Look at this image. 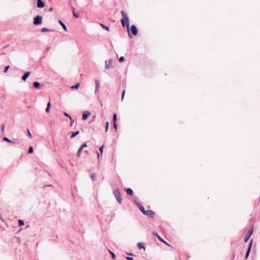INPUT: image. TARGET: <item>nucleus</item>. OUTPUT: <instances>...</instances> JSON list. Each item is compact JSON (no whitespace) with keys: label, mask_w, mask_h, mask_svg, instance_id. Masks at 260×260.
<instances>
[{"label":"nucleus","mask_w":260,"mask_h":260,"mask_svg":"<svg viewBox=\"0 0 260 260\" xmlns=\"http://www.w3.org/2000/svg\"><path fill=\"white\" fill-rule=\"evenodd\" d=\"M6 47H7V46H4V47H3V49H5V48H6Z\"/></svg>","instance_id":"obj_51"},{"label":"nucleus","mask_w":260,"mask_h":260,"mask_svg":"<svg viewBox=\"0 0 260 260\" xmlns=\"http://www.w3.org/2000/svg\"><path fill=\"white\" fill-rule=\"evenodd\" d=\"M33 86L36 89H39L40 87V83L37 81H35L33 83Z\"/></svg>","instance_id":"obj_13"},{"label":"nucleus","mask_w":260,"mask_h":260,"mask_svg":"<svg viewBox=\"0 0 260 260\" xmlns=\"http://www.w3.org/2000/svg\"><path fill=\"white\" fill-rule=\"evenodd\" d=\"M64 115L65 116L70 118V119L71 120H72L71 116L69 114H68L67 113L64 112Z\"/></svg>","instance_id":"obj_35"},{"label":"nucleus","mask_w":260,"mask_h":260,"mask_svg":"<svg viewBox=\"0 0 260 260\" xmlns=\"http://www.w3.org/2000/svg\"><path fill=\"white\" fill-rule=\"evenodd\" d=\"M4 128H5V125H4V124H3L2 126V131L3 132H4Z\"/></svg>","instance_id":"obj_45"},{"label":"nucleus","mask_w":260,"mask_h":260,"mask_svg":"<svg viewBox=\"0 0 260 260\" xmlns=\"http://www.w3.org/2000/svg\"><path fill=\"white\" fill-rule=\"evenodd\" d=\"M125 91L124 90L122 92V94H121V100H123V98H124V94H125Z\"/></svg>","instance_id":"obj_37"},{"label":"nucleus","mask_w":260,"mask_h":260,"mask_svg":"<svg viewBox=\"0 0 260 260\" xmlns=\"http://www.w3.org/2000/svg\"><path fill=\"white\" fill-rule=\"evenodd\" d=\"M101 26L103 28H104L105 29L107 30V31H109V28L108 26H106L105 25H104L102 23H101L100 24Z\"/></svg>","instance_id":"obj_22"},{"label":"nucleus","mask_w":260,"mask_h":260,"mask_svg":"<svg viewBox=\"0 0 260 260\" xmlns=\"http://www.w3.org/2000/svg\"><path fill=\"white\" fill-rule=\"evenodd\" d=\"M108 126H109V123L108 122H106V126H105V131L107 132L108 129Z\"/></svg>","instance_id":"obj_33"},{"label":"nucleus","mask_w":260,"mask_h":260,"mask_svg":"<svg viewBox=\"0 0 260 260\" xmlns=\"http://www.w3.org/2000/svg\"><path fill=\"white\" fill-rule=\"evenodd\" d=\"M96 177V175L95 173H93L91 174V179H94V178Z\"/></svg>","instance_id":"obj_40"},{"label":"nucleus","mask_w":260,"mask_h":260,"mask_svg":"<svg viewBox=\"0 0 260 260\" xmlns=\"http://www.w3.org/2000/svg\"><path fill=\"white\" fill-rule=\"evenodd\" d=\"M58 22L61 25V26L62 27L63 29L65 31H67V28L66 25L62 22V21L61 20H58Z\"/></svg>","instance_id":"obj_15"},{"label":"nucleus","mask_w":260,"mask_h":260,"mask_svg":"<svg viewBox=\"0 0 260 260\" xmlns=\"http://www.w3.org/2000/svg\"><path fill=\"white\" fill-rule=\"evenodd\" d=\"M250 250H250L249 249H247L246 254H245V259H247L248 257L250 252Z\"/></svg>","instance_id":"obj_20"},{"label":"nucleus","mask_w":260,"mask_h":260,"mask_svg":"<svg viewBox=\"0 0 260 260\" xmlns=\"http://www.w3.org/2000/svg\"><path fill=\"white\" fill-rule=\"evenodd\" d=\"M41 31L42 32L50 31V30L47 28L44 27L41 29Z\"/></svg>","instance_id":"obj_23"},{"label":"nucleus","mask_w":260,"mask_h":260,"mask_svg":"<svg viewBox=\"0 0 260 260\" xmlns=\"http://www.w3.org/2000/svg\"><path fill=\"white\" fill-rule=\"evenodd\" d=\"M144 214L152 218H154L155 215V212L151 210H146Z\"/></svg>","instance_id":"obj_4"},{"label":"nucleus","mask_w":260,"mask_h":260,"mask_svg":"<svg viewBox=\"0 0 260 260\" xmlns=\"http://www.w3.org/2000/svg\"><path fill=\"white\" fill-rule=\"evenodd\" d=\"M113 127L115 129H117V125L116 124V122L113 123Z\"/></svg>","instance_id":"obj_41"},{"label":"nucleus","mask_w":260,"mask_h":260,"mask_svg":"<svg viewBox=\"0 0 260 260\" xmlns=\"http://www.w3.org/2000/svg\"><path fill=\"white\" fill-rule=\"evenodd\" d=\"M125 191H126L127 194L131 196L133 195V191L131 188H127L126 189H125Z\"/></svg>","instance_id":"obj_12"},{"label":"nucleus","mask_w":260,"mask_h":260,"mask_svg":"<svg viewBox=\"0 0 260 260\" xmlns=\"http://www.w3.org/2000/svg\"><path fill=\"white\" fill-rule=\"evenodd\" d=\"M252 244V240H251L248 244V247L247 249H249L250 250H251Z\"/></svg>","instance_id":"obj_31"},{"label":"nucleus","mask_w":260,"mask_h":260,"mask_svg":"<svg viewBox=\"0 0 260 260\" xmlns=\"http://www.w3.org/2000/svg\"><path fill=\"white\" fill-rule=\"evenodd\" d=\"M124 60V57L123 56H121L119 58V61L120 62H123Z\"/></svg>","instance_id":"obj_34"},{"label":"nucleus","mask_w":260,"mask_h":260,"mask_svg":"<svg viewBox=\"0 0 260 260\" xmlns=\"http://www.w3.org/2000/svg\"><path fill=\"white\" fill-rule=\"evenodd\" d=\"M128 254V255H133V254H132V253H129V254Z\"/></svg>","instance_id":"obj_50"},{"label":"nucleus","mask_w":260,"mask_h":260,"mask_svg":"<svg viewBox=\"0 0 260 260\" xmlns=\"http://www.w3.org/2000/svg\"><path fill=\"white\" fill-rule=\"evenodd\" d=\"M51 47H47L46 48V52H48L50 49Z\"/></svg>","instance_id":"obj_44"},{"label":"nucleus","mask_w":260,"mask_h":260,"mask_svg":"<svg viewBox=\"0 0 260 260\" xmlns=\"http://www.w3.org/2000/svg\"><path fill=\"white\" fill-rule=\"evenodd\" d=\"M253 229H251L248 231V234H249L250 235H251L253 233Z\"/></svg>","instance_id":"obj_39"},{"label":"nucleus","mask_w":260,"mask_h":260,"mask_svg":"<svg viewBox=\"0 0 260 260\" xmlns=\"http://www.w3.org/2000/svg\"><path fill=\"white\" fill-rule=\"evenodd\" d=\"M121 14L122 17V18L121 19V25L123 27L125 26H126L127 28L128 36L130 38H131L132 36L129 31V23L128 18L126 14L123 11H121Z\"/></svg>","instance_id":"obj_1"},{"label":"nucleus","mask_w":260,"mask_h":260,"mask_svg":"<svg viewBox=\"0 0 260 260\" xmlns=\"http://www.w3.org/2000/svg\"><path fill=\"white\" fill-rule=\"evenodd\" d=\"M137 246L139 248H143L144 250H145V247L143 243L139 242L137 244Z\"/></svg>","instance_id":"obj_16"},{"label":"nucleus","mask_w":260,"mask_h":260,"mask_svg":"<svg viewBox=\"0 0 260 260\" xmlns=\"http://www.w3.org/2000/svg\"><path fill=\"white\" fill-rule=\"evenodd\" d=\"M126 259L127 260H133V259H134L133 257H129V256H127V257H126Z\"/></svg>","instance_id":"obj_43"},{"label":"nucleus","mask_w":260,"mask_h":260,"mask_svg":"<svg viewBox=\"0 0 260 260\" xmlns=\"http://www.w3.org/2000/svg\"><path fill=\"white\" fill-rule=\"evenodd\" d=\"M50 107H51L50 102H49L47 103V107H46V108L45 109V111H46V113H48L49 112Z\"/></svg>","instance_id":"obj_17"},{"label":"nucleus","mask_w":260,"mask_h":260,"mask_svg":"<svg viewBox=\"0 0 260 260\" xmlns=\"http://www.w3.org/2000/svg\"><path fill=\"white\" fill-rule=\"evenodd\" d=\"M52 186L51 185H44V187H45L46 186Z\"/></svg>","instance_id":"obj_48"},{"label":"nucleus","mask_w":260,"mask_h":260,"mask_svg":"<svg viewBox=\"0 0 260 260\" xmlns=\"http://www.w3.org/2000/svg\"><path fill=\"white\" fill-rule=\"evenodd\" d=\"M131 30L132 31V33L133 34V35H134V36L137 35L138 29H137V27L136 26V25H132L131 27Z\"/></svg>","instance_id":"obj_7"},{"label":"nucleus","mask_w":260,"mask_h":260,"mask_svg":"<svg viewBox=\"0 0 260 260\" xmlns=\"http://www.w3.org/2000/svg\"><path fill=\"white\" fill-rule=\"evenodd\" d=\"M42 17L40 15H37L34 18L33 23L35 25H38L42 24Z\"/></svg>","instance_id":"obj_3"},{"label":"nucleus","mask_w":260,"mask_h":260,"mask_svg":"<svg viewBox=\"0 0 260 260\" xmlns=\"http://www.w3.org/2000/svg\"><path fill=\"white\" fill-rule=\"evenodd\" d=\"M113 61L112 59H110L108 60L105 61V68L110 69L113 67L112 66Z\"/></svg>","instance_id":"obj_5"},{"label":"nucleus","mask_w":260,"mask_h":260,"mask_svg":"<svg viewBox=\"0 0 260 260\" xmlns=\"http://www.w3.org/2000/svg\"><path fill=\"white\" fill-rule=\"evenodd\" d=\"M97 156H98V158H100V156H102L101 155V153H100L98 152Z\"/></svg>","instance_id":"obj_46"},{"label":"nucleus","mask_w":260,"mask_h":260,"mask_svg":"<svg viewBox=\"0 0 260 260\" xmlns=\"http://www.w3.org/2000/svg\"><path fill=\"white\" fill-rule=\"evenodd\" d=\"M37 5L38 8H42L45 6V4L42 0H37Z\"/></svg>","instance_id":"obj_10"},{"label":"nucleus","mask_w":260,"mask_h":260,"mask_svg":"<svg viewBox=\"0 0 260 260\" xmlns=\"http://www.w3.org/2000/svg\"><path fill=\"white\" fill-rule=\"evenodd\" d=\"M83 148H82V147H80L79 148V149H78V152H77V157H80V156H81V153H82V150H83Z\"/></svg>","instance_id":"obj_18"},{"label":"nucleus","mask_w":260,"mask_h":260,"mask_svg":"<svg viewBox=\"0 0 260 260\" xmlns=\"http://www.w3.org/2000/svg\"><path fill=\"white\" fill-rule=\"evenodd\" d=\"M79 86H80V84L78 83V84H76L75 85H73V86H71V88L72 89H77L78 88Z\"/></svg>","instance_id":"obj_24"},{"label":"nucleus","mask_w":260,"mask_h":260,"mask_svg":"<svg viewBox=\"0 0 260 260\" xmlns=\"http://www.w3.org/2000/svg\"><path fill=\"white\" fill-rule=\"evenodd\" d=\"M249 239V238L246 236L245 237L244 239V242H245V243L247 242V241H248Z\"/></svg>","instance_id":"obj_36"},{"label":"nucleus","mask_w":260,"mask_h":260,"mask_svg":"<svg viewBox=\"0 0 260 260\" xmlns=\"http://www.w3.org/2000/svg\"><path fill=\"white\" fill-rule=\"evenodd\" d=\"M90 115V113L88 111H85L83 113L82 119L85 120L87 119L89 116Z\"/></svg>","instance_id":"obj_8"},{"label":"nucleus","mask_w":260,"mask_h":260,"mask_svg":"<svg viewBox=\"0 0 260 260\" xmlns=\"http://www.w3.org/2000/svg\"><path fill=\"white\" fill-rule=\"evenodd\" d=\"M113 194L119 204H121L123 199L118 187H116L113 189Z\"/></svg>","instance_id":"obj_2"},{"label":"nucleus","mask_w":260,"mask_h":260,"mask_svg":"<svg viewBox=\"0 0 260 260\" xmlns=\"http://www.w3.org/2000/svg\"><path fill=\"white\" fill-rule=\"evenodd\" d=\"M104 147V145H102V146H101L99 148V150H100V151L101 155V156H102V153H103V151Z\"/></svg>","instance_id":"obj_28"},{"label":"nucleus","mask_w":260,"mask_h":260,"mask_svg":"<svg viewBox=\"0 0 260 260\" xmlns=\"http://www.w3.org/2000/svg\"><path fill=\"white\" fill-rule=\"evenodd\" d=\"M117 121V115L116 113L114 114L113 116V123L116 122Z\"/></svg>","instance_id":"obj_25"},{"label":"nucleus","mask_w":260,"mask_h":260,"mask_svg":"<svg viewBox=\"0 0 260 260\" xmlns=\"http://www.w3.org/2000/svg\"><path fill=\"white\" fill-rule=\"evenodd\" d=\"M34 151V149L32 146H30L29 147V149L28 150V153H32Z\"/></svg>","instance_id":"obj_27"},{"label":"nucleus","mask_w":260,"mask_h":260,"mask_svg":"<svg viewBox=\"0 0 260 260\" xmlns=\"http://www.w3.org/2000/svg\"><path fill=\"white\" fill-rule=\"evenodd\" d=\"M246 236L248 237L249 238L250 237L251 235H249V234H248V235H246Z\"/></svg>","instance_id":"obj_49"},{"label":"nucleus","mask_w":260,"mask_h":260,"mask_svg":"<svg viewBox=\"0 0 260 260\" xmlns=\"http://www.w3.org/2000/svg\"><path fill=\"white\" fill-rule=\"evenodd\" d=\"M52 10H53V8H52V7H50V8L49 9V10H48V11H49V12H51V11H52Z\"/></svg>","instance_id":"obj_47"},{"label":"nucleus","mask_w":260,"mask_h":260,"mask_svg":"<svg viewBox=\"0 0 260 260\" xmlns=\"http://www.w3.org/2000/svg\"><path fill=\"white\" fill-rule=\"evenodd\" d=\"M110 253L111 254L112 258V259H115V258H116V255H115V254H114V252H112V251H110Z\"/></svg>","instance_id":"obj_30"},{"label":"nucleus","mask_w":260,"mask_h":260,"mask_svg":"<svg viewBox=\"0 0 260 260\" xmlns=\"http://www.w3.org/2000/svg\"><path fill=\"white\" fill-rule=\"evenodd\" d=\"M3 141H4L8 142H9V143H11V144H15V143H16V142H15L13 141H12V140H10V139H9V138H8L7 137H4V138H3Z\"/></svg>","instance_id":"obj_14"},{"label":"nucleus","mask_w":260,"mask_h":260,"mask_svg":"<svg viewBox=\"0 0 260 260\" xmlns=\"http://www.w3.org/2000/svg\"><path fill=\"white\" fill-rule=\"evenodd\" d=\"M87 146V145L86 144V142H85L84 144L82 145L81 147H82V148L84 149L85 147H86Z\"/></svg>","instance_id":"obj_38"},{"label":"nucleus","mask_w":260,"mask_h":260,"mask_svg":"<svg viewBox=\"0 0 260 260\" xmlns=\"http://www.w3.org/2000/svg\"><path fill=\"white\" fill-rule=\"evenodd\" d=\"M79 133V131H76V132H73L72 133V135H71L70 136V138H74L75 137H76L77 135H78Z\"/></svg>","instance_id":"obj_19"},{"label":"nucleus","mask_w":260,"mask_h":260,"mask_svg":"<svg viewBox=\"0 0 260 260\" xmlns=\"http://www.w3.org/2000/svg\"><path fill=\"white\" fill-rule=\"evenodd\" d=\"M18 223L20 226H22V225H24V221L21 219H19Z\"/></svg>","instance_id":"obj_26"},{"label":"nucleus","mask_w":260,"mask_h":260,"mask_svg":"<svg viewBox=\"0 0 260 260\" xmlns=\"http://www.w3.org/2000/svg\"><path fill=\"white\" fill-rule=\"evenodd\" d=\"M27 132L28 136L30 138H31V134H30V131H29V129H27Z\"/></svg>","instance_id":"obj_42"},{"label":"nucleus","mask_w":260,"mask_h":260,"mask_svg":"<svg viewBox=\"0 0 260 260\" xmlns=\"http://www.w3.org/2000/svg\"><path fill=\"white\" fill-rule=\"evenodd\" d=\"M134 203L136 204V205H137V206L139 208V209H140V210L144 214L145 212L146 211V210H145V208L142 205H141L139 203H138L137 201H134Z\"/></svg>","instance_id":"obj_6"},{"label":"nucleus","mask_w":260,"mask_h":260,"mask_svg":"<svg viewBox=\"0 0 260 260\" xmlns=\"http://www.w3.org/2000/svg\"><path fill=\"white\" fill-rule=\"evenodd\" d=\"M157 238H158V240H159L160 241H161V242H163V243H165V244H167V242H166L164 241V240H163V239H162L160 236H159L158 235H157Z\"/></svg>","instance_id":"obj_29"},{"label":"nucleus","mask_w":260,"mask_h":260,"mask_svg":"<svg viewBox=\"0 0 260 260\" xmlns=\"http://www.w3.org/2000/svg\"><path fill=\"white\" fill-rule=\"evenodd\" d=\"M30 72H25L22 76L21 79L23 81H25L26 80V79L28 77V76L30 75Z\"/></svg>","instance_id":"obj_11"},{"label":"nucleus","mask_w":260,"mask_h":260,"mask_svg":"<svg viewBox=\"0 0 260 260\" xmlns=\"http://www.w3.org/2000/svg\"><path fill=\"white\" fill-rule=\"evenodd\" d=\"M73 15L74 17H75L76 18H78L79 16V14L78 13V12H74V8H73Z\"/></svg>","instance_id":"obj_21"},{"label":"nucleus","mask_w":260,"mask_h":260,"mask_svg":"<svg viewBox=\"0 0 260 260\" xmlns=\"http://www.w3.org/2000/svg\"><path fill=\"white\" fill-rule=\"evenodd\" d=\"M9 68H10L9 66H6L5 69H4V72L5 73H7V72L8 71V69H9Z\"/></svg>","instance_id":"obj_32"},{"label":"nucleus","mask_w":260,"mask_h":260,"mask_svg":"<svg viewBox=\"0 0 260 260\" xmlns=\"http://www.w3.org/2000/svg\"><path fill=\"white\" fill-rule=\"evenodd\" d=\"M95 93L98 92L99 91L100 87V83L99 80L96 79L95 80Z\"/></svg>","instance_id":"obj_9"}]
</instances>
